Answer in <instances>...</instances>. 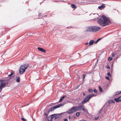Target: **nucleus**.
Masks as SVG:
<instances>
[{
	"mask_svg": "<svg viewBox=\"0 0 121 121\" xmlns=\"http://www.w3.org/2000/svg\"><path fill=\"white\" fill-rule=\"evenodd\" d=\"M8 84L7 81L4 80H0V92L1 91L2 88L4 87L5 86Z\"/></svg>",
	"mask_w": 121,
	"mask_h": 121,
	"instance_id": "3",
	"label": "nucleus"
},
{
	"mask_svg": "<svg viewBox=\"0 0 121 121\" xmlns=\"http://www.w3.org/2000/svg\"><path fill=\"white\" fill-rule=\"evenodd\" d=\"M98 117H95V120H97L98 119Z\"/></svg>",
	"mask_w": 121,
	"mask_h": 121,
	"instance_id": "48",
	"label": "nucleus"
},
{
	"mask_svg": "<svg viewBox=\"0 0 121 121\" xmlns=\"http://www.w3.org/2000/svg\"><path fill=\"white\" fill-rule=\"evenodd\" d=\"M90 99V98L89 95L87 96L84 99V104L88 102Z\"/></svg>",
	"mask_w": 121,
	"mask_h": 121,
	"instance_id": "9",
	"label": "nucleus"
},
{
	"mask_svg": "<svg viewBox=\"0 0 121 121\" xmlns=\"http://www.w3.org/2000/svg\"><path fill=\"white\" fill-rule=\"evenodd\" d=\"M94 91L96 93H97V91L95 89L94 90Z\"/></svg>",
	"mask_w": 121,
	"mask_h": 121,
	"instance_id": "37",
	"label": "nucleus"
},
{
	"mask_svg": "<svg viewBox=\"0 0 121 121\" xmlns=\"http://www.w3.org/2000/svg\"><path fill=\"white\" fill-rule=\"evenodd\" d=\"M112 59V58L111 57H109L108 59V61H110Z\"/></svg>",
	"mask_w": 121,
	"mask_h": 121,
	"instance_id": "31",
	"label": "nucleus"
},
{
	"mask_svg": "<svg viewBox=\"0 0 121 121\" xmlns=\"http://www.w3.org/2000/svg\"><path fill=\"white\" fill-rule=\"evenodd\" d=\"M69 119H70L71 118V117L70 116H69Z\"/></svg>",
	"mask_w": 121,
	"mask_h": 121,
	"instance_id": "49",
	"label": "nucleus"
},
{
	"mask_svg": "<svg viewBox=\"0 0 121 121\" xmlns=\"http://www.w3.org/2000/svg\"><path fill=\"white\" fill-rule=\"evenodd\" d=\"M99 91L101 92H102V91H103V90H102V88L100 86H99Z\"/></svg>",
	"mask_w": 121,
	"mask_h": 121,
	"instance_id": "25",
	"label": "nucleus"
},
{
	"mask_svg": "<svg viewBox=\"0 0 121 121\" xmlns=\"http://www.w3.org/2000/svg\"><path fill=\"white\" fill-rule=\"evenodd\" d=\"M115 95H118L120 94H119V92L117 91L116 92H115Z\"/></svg>",
	"mask_w": 121,
	"mask_h": 121,
	"instance_id": "34",
	"label": "nucleus"
},
{
	"mask_svg": "<svg viewBox=\"0 0 121 121\" xmlns=\"http://www.w3.org/2000/svg\"><path fill=\"white\" fill-rule=\"evenodd\" d=\"M64 121H68V120L66 118H65L64 119Z\"/></svg>",
	"mask_w": 121,
	"mask_h": 121,
	"instance_id": "44",
	"label": "nucleus"
},
{
	"mask_svg": "<svg viewBox=\"0 0 121 121\" xmlns=\"http://www.w3.org/2000/svg\"><path fill=\"white\" fill-rule=\"evenodd\" d=\"M104 6L103 5L98 7V8L100 9H102V8H104Z\"/></svg>",
	"mask_w": 121,
	"mask_h": 121,
	"instance_id": "21",
	"label": "nucleus"
},
{
	"mask_svg": "<svg viewBox=\"0 0 121 121\" xmlns=\"http://www.w3.org/2000/svg\"><path fill=\"white\" fill-rule=\"evenodd\" d=\"M60 1H63V2H64V0H60Z\"/></svg>",
	"mask_w": 121,
	"mask_h": 121,
	"instance_id": "56",
	"label": "nucleus"
},
{
	"mask_svg": "<svg viewBox=\"0 0 121 121\" xmlns=\"http://www.w3.org/2000/svg\"><path fill=\"white\" fill-rule=\"evenodd\" d=\"M39 17H43V15L41 13H39Z\"/></svg>",
	"mask_w": 121,
	"mask_h": 121,
	"instance_id": "29",
	"label": "nucleus"
},
{
	"mask_svg": "<svg viewBox=\"0 0 121 121\" xmlns=\"http://www.w3.org/2000/svg\"><path fill=\"white\" fill-rule=\"evenodd\" d=\"M76 112L74 107V106H73L70 109L68 110L65 112H64L63 113H67L68 114H71L73 113Z\"/></svg>",
	"mask_w": 121,
	"mask_h": 121,
	"instance_id": "5",
	"label": "nucleus"
},
{
	"mask_svg": "<svg viewBox=\"0 0 121 121\" xmlns=\"http://www.w3.org/2000/svg\"><path fill=\"white\" fill-rule=\"evenodd\" d=\"M63 105V104H60L57 105H56L55 106L56 108H59L60 107H61Z\"/></svg>",
	"mask_w": 121,
	"mask_h": 121,
	"instance_id": "18",
	"label": "nucleus"
},
{
	"mask_svg": "<svg viewBox=\"0 0 121 121\" xmlns=\"http://www.w3.org/2000/svg\"><path fill=\"white\" fill-rule=\"evenodd\" d=\"M11 71L12 72L10 74L12 76L14 74V71H13L12 70H11Z\"/></svg>",
	"mask_w": 121,
	"mask_h": 121,
	"instance_id": "32",
	"label": "nucleus"
},
{
	"mask_svg": "<svg viewBox=\"0 0 121 121\" xmlns=\"http://www.w3.org/2000/svg\"><path fill=\"white\" fill-rule=\"evenodd\" d=\"M71 6L72 8L75 9L76 7V6L74 4H71Z\"/></svg>",
	"mask_w": 121,
	"mask_h": 121,
	"instance_id": "22",
	"label": "nucleus"
},
{
	"mask_svg": "<svg viewBox=\"0 0 121 121\" xmlns=\"http://www.w3.org/2000/svg\"><path fill=\"white\" fill-rule=\"evenodd\" d=\"M56 114H52L51 115V118L50 119L52 121V119L54 117L55 118V116L56 115Z\"/></svg>",
	"mask_w": 121,
	"mask_h": 121,
	"instance_id": "17",
	"label": "nucleus"
},
{
	"mask_svg": "<svg viewBox=\"0 0 121 121\" xmlns=\"http://www.w3.org/2000/svg\"><path fill=\"white\" fill-rule=\"evenodd\" d=\"M111 101H112V103H115L114 101L113 100H111Z\"/></svg>",
	"mask_w": 121,
	"mask_h": 121,
	"instance_id": "46",
	"label": "nucleus"
},
{
	"mask_svg": "<svg viewBox=\"0 0 121 121\" xmlns=\"http://www.w3.org/2000/svg\"><path fill=\"white\" fill-rule=\"evenodd\" d=\"M29 64L26 63L22 65L19 69V73L21 74H23L25 71V70L27 69L29 66Z\"/></svg>",
	"mask_w": 121,
	"mask_h": 121,
	"instance_id": "2",
	"label": "nucleus"
},
{
	"mask_svg": "<svg viewBox=\"0 0 121 121\" xmlns=\"http://www.w3.org/2000/svg\"><path fill=\"white\" fill-rule=\"evenodd\" d=\"M11 76V75L10 74H9L8 76V77H10V78H11V77H14V76Z\"/></svg>",
	"mask_w": 121,
	"mask_h": 121,
	"instance_id": "35",
	"label": "nucleus"
},
{
	"mask_svg": "<svg viewBox=\"0 0 121 121\" xmlns=\"http://www.w3.org/2000/svg\"><path fill=\"white\" fill-rule=\"evenodd\" d=\"M83 83V81L82 83L80 84L77 87V88H76V89H77L79 87V86H80Z\"/></svg>",
	"mask_w": 121,
	"mask_h": 121,
	"instance_id": "33",
	"label": "nucleus"
},
{
	"mask_svg": "<svg viewBox=\"0 0 121 121\" xmlns=\"http://www.w3.org/2000/svg\"><path fill=\"white\" fill-rule=\"evenodd\" d=\"M85 32H95L101 29L99 27L96 26L86 27L85 28Z\"/></svg>",
	"mask_w": 121,
	"mask_h": 121,
	"instance_id": "1",
	"label": "nucleus"
},
{
	"mask_svg": "<svg viewBox=\"0 0 121 121\" xmlns=\"http://www.w3.org/2000/svg\"><path fill=\"white\" fill-rule=\"evenodd\" d=\"M119 94H121V91H119Z\"/></svg>",
	"mask_w": 121,
	"mask_h": 121,
	"instance_id": "53",
	"label": "nucleus"
},
{
	"mask_svg": "<svg viewBox=\"0 0 121 121\" xmlns=\"http://www.w3.org/2000/svg\"><path fill=\"white\" fill-rule=\"evenodd\" d=\"M89 43H85V44H86V45H89Z\"/></svg>",
	"mask_w": 121,
	"mask_h": 121,
	"instance_id": "47",
	"label": "nucleus"
},
{
	"mask_svg": "<svg viewBox=\"0 0 121 121\" xmlns=\"http://www.w3.org/2000/svg\"><path fill=\"white\" fill-rule=\"evenodd\" d=\"M41 3H40V4Z\"/></svg>",
	"mask_w": 121,
	"mask_h": 121,
	"instance_id": "57",
	"label": "nucleus"
},
{
	"mask_svg": "<svg viewBox=\"0 0 121 121\" xmlns=\"http://www.w3.org/2000/svg\"><path fill=\"white\" fill-rule=\"evenodd\" d=\"M21 120L22 121H27V120L26 119H25L23 117L21 118Z\"/></svg>",
	"mask_w": 121,
	"mask_h": 121,
	"instance_id": "30",
	"label": "nucleus"
},
{
	"mask_svg": "<svg viewBox=\"0 0 121 121\" xmlns=\"http://www.w3.org/2000/svg\"><path fill=\"white\" fill-rule=\"evenodd\" d=\"M90 114L88 112L87 110L84 107V117H87L88 116H89Z\"/></svg>",
	"mask_w": 121,
	"mask_h": 121,
	"instance_id": "7",
	"label": "nucleus"
},
{
	"mask_svg": "<svg viewBox=\"0 0 121 121\" xmlns=\"http://www.w3.org/2000/svg\"><path fill=\"white\" fill-rule=\"evenodd\" d=\"M51 110H50V109H49L47 111V112L48 113Z\"/></svg>",
	"mask_w": 121,
	"mask_h": 121,
	"instance_id": "45",
	"label": "nucleus"
},
{
	"mask_svg": "<svg viewBox=\"0 0 121 121\" xmlns=\"http://www.w3.org/2000/svg\"><path fill=\"white\" fill-rule=\"evenodd\" d=\"M105 78L106 79H107L108 80H110V78L108 77L107 76V77H106Z\"/></svg>",
	"mask_w": 121,
	"mask_h": 121,
	"instance_id": "36",
	"label": "nucleus"
},
{
	"mask_svg": "<svg viewBox=\"0 0 121 121\" xmlns=\"http://www.w3.org/2000/svg\"><path fill=\"white\" fill-rule=\"evenodd\" d=\"M56 109L55 106H53V107L51 108L50 109V110H51V111H53L55 109Z\"/></svg>",
	"mask_w": 121,
	"mask_h": 121,
	"instance_id": "19",
	"label": "nucleus"
},
{
	"mask_svg": "<svg viewBox=\"0 0 121 121\" xmlns=\"http://www.w3.org/2000/svg\"><path fill=\"white\" fill-rule=\"evenodd\" d=\"M106 67L108 69H109L110 68V67L108 65H107L106 66Z\"/></svg>",
	"mask_w": 121,
	"mask_h": 121,
	"instance_id": "41",
	"label": "nucleus"
},
{
	"mask_svg": "<svg viewBox=\"0 0 121 121\" xmlns=\"http://www.w3.org/2000/svg\"><path fill=\"white\" fill-rule=\"evenodd\" d=\"M107 75H108V76L109 77H111V75L110 73L109 72L108 73Z\"/></svg>",
	"mask_w": 121,
	"mask_h": 121,
	"instance_id": "38",
	"label": "nucleus"
},
{
	"mask_svg": "<svg viewBox=\"0 0 121 121\" xmlns=\"http://www.w3.org/2000/svg\"><path fill=\"white\" fill-rule=\"evenodd\" d=\"M16 81L17 82H19L20 81V78L19 77H18L17 78Z\"/></svg>",
	"mask_w": 121,
	"mask_h": 121,
	"instance_id": "20",
	"label": "nucleus"
},
{
	"mask_svg": "<svg viewBox=\"0 0 121 121\" xmlns=\"http://www.w3.org/2000/svg\"><path fill=\"white\" fill-rule=\"evenodd\" d=\"M113 63H112V65H111V68H112V69H111V71L112 72V66H113Z\"/></svg>",
	"mask_w": 121,
	"mask_h": 121,
	"instance_id": "40",
	"label": "nucleus"
},
{
	"mask_svg": "<svg viewBox=\"0 0 121 121\" xmlns=\"http://www.w3.org/2000/svg\"><path fill=\"white\" fill-rule=\"evenodd\" d=\"M115 54H113L112 55V57H114V55H115Z\"/></svg>",
	"mask_w": 121,
	"mask_h": 121,
	"instance_id": "50",
	"label": "nucleus"
},
{
	"mask_svg": "<svg viewBox=\"0 0 121 121\" xmlns=\"http://www.w3.org/2000/svg\"><path fill=\"white\" fill-rule=\"evenodd\" d=\"M71 38L70 39V40H71L72 39H73L76 37V36L75 35H73L72 36H71Z\"/></svg>",
	"mask_w": 121,
	"mask_h": 121,
	"instance_id": "26",
	"label": "nucleus"
},
{
	"mask_svg": "<svg viewBox=\"0 0 121 121\" xmlns=\"http://www.w3.org/2000/svg\"><path fill=\"white\" fill-rule=\"evenodd\" d=\"M85 94L84 93V96H85Z\"/></svg>",
	"mask_w": 121,
	"mask_h": 121,
	"instance_id": "55",
	"label": "nucleus"
},
{
	"mask_svg": "<svg viewBox=\"0 0 121 121\" xmlns=\"http://www.w3.org/2000/svg\"><path fill=\"white\" fill-rule=\"evenodd\" d=\"M82 104H83V100L82 101Z\"/></svg>",
	"mask_w": 121,
	"mask_h": 121,
	"instance_id": "52",
	"label": "nucleus"
},
{
	"mask_svg": "<svg viewBox=\"0 0 121 121\" xmlns=\"http://www.w3.org/2000/svg\"><path fill=\"white\" fill-rule=\"evenodd\" d=\"M90 98L94 96H96V95H95L93 93H91V94H89L88 95Z\"/></svg>",
	"mask_w": 121,
	"mask_h": 121,
	"instance_id": "16",
	"label": "nucleus"
},
{
	"mask_svg": "<svg viewBox=\"0 0 121 121\" xmlns=\"http://www.w3.org/2000/svg\"><path fill=\"white\" fill-rule=\"evenodd\" d=\"M114 101L117 102L121 101V96L117 98H115L114 99Z\"/></svg>",
	"mask_w": 121,
	"mask_h": 121,
	"instance_id": "10",
	"label": "nucleus"
},
{
	"mask_svg": "<svg viewBox=\"0 0 121 121\" xmlns=\"http://www.w3.org/2000/svg\"><path fill=\"white\" fill-rule=\"evenodd\" d=\"M82 77L83 78V74H82Z\"/></svg>",
	"mask_w": 121,
	"mask_h": 121,
	"instance_id": "54",
	"label": "nucleus"
},
{
	"mask_svg": "<svg viewBox=\"0 0 121 121\" xmlns=\"http://www.w3.org/2000/svg\"><path fill=\"white\" fill-rule=\"evenodd\" d=\"M97 22L99 24L102 26H105L109 25L108 23H106L101 18L98 19Z\"/></svg>",
	"mask_w": 121,
	"mask_h": 121,
	"instance_id": "4",
	"label": "nucleus"
},
{
	"mask_svg": "<svg viewBox=\"0 0 121 121\" xmlns=\"http://www.w3.org/2000/svg\"><path fill=\"white\" fill-rule=\"evenodd\" d=\"M80 113L79 112H77L76 113V116L78 117Z\"/></svg>",
	"mask_w": 121,
	"mask_h": 121,
	"instance_id": "28",
	"label": "nucleus"
},
{
	"mask_svg": "<svg viewBox=\"0 0 121 121\" xmlns=\"http://www.w3.org/2000/svg\"><path fill=\"white\" fill-rule=\"evenodd\" d=\"M94 43V41L93 40H90L89 43V45H88L87 47L90 46L91 45H92Z\"/></svg>",
	"mask_w": 121,
	"mask_h": 121,
	"instance_id": "13",
	"label": "nucleus"
},
{
	"mask_svg": "<svg viewBox=\"0 0 121 121\" xmlns=\"http://www.w3.org/2000/svg\"><path fill=\"white\" fill-rule=\"evenodd\" d=\"M66 95H64L63 96H62L61 98H60L58 102H61L63 100V99L65 97H66Z\"/></svg>",
	"mask_w": 121,
	"mask_h": 121,
	"instance_id": "14",
	"label": "nucleus"
},
{
	"mask_svg": "<svg viewBox=\"0 0 121 121\" xmlns=\"http://www.w3.org/2000/svg\"><path fill=\"white\" fill-rule=\"evenodd\" d=\"M50 117H48V121H52V120H49V118H50Z\"/></svg>",
	"mask_w": 121,
	"mask_h": 121,
	"instance_id": "43",
	"label": "nucleus"
},
{
	"mask_svg": "<svg viewBox=\"0 0 121 121\" xmlns=\"http://www.w3.org/2000/svg\"><path fill=\"white\" fill-rule=\"evenodd\" d=\"M38 49L39 51H41L43 53H45L46 52V50L43 48L38 47Z\"/></svg>",
	"mask_w": 121,
	"mask_h": 121,
	"instance_id": "12",
	"label": "nucleus"
},
{
	"mask_svg": "<svg viewBox=\"0 0 121 121\" xmlns=\"http://www.w3.org/2000/svg\"><path fill=\"white\" fill-rule=\"evenodd\" d=\"M101 38H99L98 39L95 41V42L94 43H96L100 40L101 39Z\"/></svg>",
	"mask_w": 121,
	"mask_h": 121,
	"instance_id": "24",
	"label": "nucleus"
},
{
	"mask_svg": "<svg viewBox=\"0 0 121 121\" xmlns=\"http://www.w3.org/2000/svg\"><path fill=\"white\" fill-rule=\"evenodd\" d=\"M93 90L92 89H89L88 90V92H93Z\"/></svg>",
	"mask_w": 121,
	"mask_h": 121,
	"instance_id": "27",
	"label": "nucleus"
},
{
	"mask_svg": "<svg viewBox=\"0 0 121 121\" xmlns=\"http://www.w3.org/2000/svg\"><path fill=\"white\" fill-rule=\"evenodd\" d=\"M105 106V107L104 108H103V112L104 113L106 112L107 109V107L105 105L103 107H104Z\"/></svg>",
	"mask_w": 121,
	"mask_h": 121,
	"instance_id": "15",
	"label": "nucleus"
},
{
	"mask_svg": "<svg viewBox=\"0 0 121 121\" xmlns=\"http://www.w3.org/2000/svg\"><path fill=\"white\" fill-rule=\"evenodd\" d=\"M105 107V106L104 107H103L99 111V113H102V111L103 110V108H104Z\"/></svg>",
	"mask_w": 121,
	"mask_h": 121,
	"instance_id": "23",
	"label": "nucleus"
},
{
	"mask_svg": "<svg viewBox=\"0 0 121 121\" xmlns=\"http://www.w3.org/2000/svg\"><path fill=\"white\" fill-rule=\"evenodd\" d=\"M108 102L109 104L112 103V101H111V100H109L108 101Z\"/></svg>",
	"mask_w": 121,
	"mask_h": 121,
	"instance_id": "39",
	"label": "nucleus"
},
{
	"mask_svg": "<svg viewBox=\"0 0 121 121\" xmlns=\"http://www.w3.org/2000/svg\"><path fill=\"white\" fill-rule=\"evenodd\" d=\"M102 17L103 18L102 19L106 23H108V24L111 23L110 20L105 16L103 15Z\"/></svg>",
	"mask_w": 121,
	"mask_h": 121,
	"instance_id": "6",
	"label": "nucleus"
},
{
	"mask_svg": "<svg viewBox=\"0 0 121 121\" xmlns=\"http://www.w3.org/2000/svg\"><path fill=\"white\" fill-rule=\"evenodd\" d=\"M44 114L46 116V117L47 118L48 117V114L47 113H44Z\"/></svg>",
	"mask_w": 121,
	"mask_h": 121,
	"instance_id": "42",
	"label": "nucleus"
},
{
	"mask_svg": "<svg viewBox=\"0 0 121 121\" xmlns=\"http://www.w3.org/2000/svg\"><path fill=\"white\" fill-rule=\"evenodd\" d=\"M76 112L78 111L81 110H83V108L81 106H74Z\"/></svg>",
	"mask_w": 121,
	"mask_h": 121,
	"instance_id": "8",
	"label": "nucleus"
},
{
	"mask_svg": "<svg viewBox=\"0 0 121 121\" xmlns=\"http://www.w3.org/2000/svg\"><path fill=\"white\" fill-rule=\"evenodd\" d=\"M63 113V112L59 114H55L56 115L55 116V118H54V119H57L60 117L61 115Z\"/></svg>",
	"mask_w": 121,
	"mask_h": 121,
	"instance_id": "11",
	"label": "nucleus"
},
{
	"mask_svg": "<svg viewBox=\"0 0 121 121\" xmlns=\"http://www.w3.org/2000/svg\"><path fill=\"white\" fill-rule=\"evenodd\" d=\"M85 76H86L84 74V78H85Z\"/></svg>",
	"mask_w": 121,
	"mask_h": 121,
	"instance_id": "51",
	"label": "nucleus"
}]
</instances>
